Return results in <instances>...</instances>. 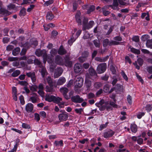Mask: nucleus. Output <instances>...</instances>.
I'll return each mask as SVG.
<instances>
[{
  "label": "nucleus",
  "instance_id": "1",
  "mask_svg": "<svg viewBox=\"0 0 152 152\" xmlns=\"http://www.w3.org/2000/svg\"><path fill=\"white\" fill-rule=\"evenodd\" d=\"M95 105L99 108V110L101 111H103L105 109L107 111H109L113 109L112 107L109 105V102H105L103 99L101 100L99 102L96 103Z\"/></svg>",
  "mask_w": 152,
  "mask_h": 152
},
{
  "label": "nucleus",
  "instance_id": "2",
  "mask_svg": "<svg viewBox=\"0 0 152 152\" xmlns=\"http://www.w3.org/2000/svg\"><path fill=\"white\" fill-rule=\"evenodd\" d=\"M45 100L49 102H53L55 103L59 102L60 101H62V98L58 97H55L53 95H46L45 96Z\"/></svg>",
  "mask_w": 152,
  "mask_h": 152
},
{
  "label": "nucleus",
  "instance_id": "3",
  "mask_svg": "<svg viewBox=\"0 0 152 152\" xmlns=\"http://www.w3.org/2000/svg\"><path fill=\"white\" fill-rule=\"evenodd\" d=\"M35 53L38 56H42L45 60L48 61V60L49 59V57L48 56L46 51L44 50H41L39 49H37L36 50Z\"/></svg>",
  "mask_w": 152,
  "mask_h": 152
},
{
  "label": "nucleus",
  "instance_id": "4",
  "mask_svg": "<svg viewBox=\"0 0 152 152\" xmlns=\"http://www.w3.org/2000/svg\"><path fill=\"white\" fill-rule=\"evenodd\" d=\"M83 80L82 77H79L77 78L75 83V90H77V88H80L83 84Z\"/></svg>",
  "mask_w": 152,
  "mask_h": 152
},
{
  "label": "nucleus",
  "instance_id": "5",
  "mask_svg": "<svg viewBox=\"0 0 152 152\" xmlns=\"http://www.w3.org/2000/svg\"><path fill=\"white\" fill-rule=\"evenodd\" d=\"M107 68V64L105 63L99 64L96 70L99 74H101L104 72Z\"/></svg>",
  "mask_w": 152,
  "mask_h": 152
},
{
  "label": "nucleus",
  "instance_id": "6",
  "mask_svg": "<svg viewBox=\"0 0 152 152\" xmlns=\"http://www.w3.org/2000/svg\"><path fill=\"white\" fill-rule=\"evenodd\" d=\"M71 100L73 102L78 103H81L84 101L83 99L78 95L72 96Z\"/></svg>",
  "mask_w": 152,
  "mask_h": 152
},
{
  "label": "nucleus",
  "instance_id": "7",
  "mask_svg": "<svg viewBox=\"0 0 152 152\" xmlns=\"http://www.w3.org/2000/svg\"><path fill=\"white\" fill-rule=\"evenodd\" d=\"M58 117L60 122L66 121L68 119V115L67 113H61L58 115Z\"/></svg>",
  "mask_w": 152,
  "mask_h": 152
},
{
  "label": "nucleus",
  "instance_id": "8",
  "mask_svg": "<svg viewBox=\"0 0 152 152\" xmlns=\"http://www.w3.org/2000/svg\"><path fill=\"white\" fill-rule=\"evenodd\" d=\"M26 75L28 77H30L33 83L35 82L36 81V77L34 72H30L26 73Z\"/></svg>",
  "mask_w": 152,
  "mask_h": 152
},
{
  "label": "nucleus",
  "instance_id": "9",
  "mask_svg": "<svg viewBox=\"0 0 152 152\" xmlns=\"http://www.w3.org/2000/svg\"><path fill=\"white\" fill-rule=\"evenodd\" d=\"M81 12L80 11H77L75 15V18L76 22L79 25L82 24V21L81 19Z\"/></svg>",
  "mask_w": 152,
  "mask_h": 152
},
{
  "label": "nucleus",
  "instance_id": "10",
  "mask_svg": "<svg viewBox=\"0 0 152 152\" xmlns=\"http://www.w3.org/2000/svg\"><path fill=\"white\" fill-rule=\"evenodd\" d=\"M70 60L69 56L66 55L65 58V65L69 67H71L72 65V62Z\"/></svg>",
  "mask_w": 152,
  "mask_h": 152
},
{
  "label": "nucleus",
  "instance_id": "11",
  "mask_svg": "<svg viewBox=\"0 0 152 152\" xmlns=\"http://www.w3.org/2000/svg\"><path fill=\"white\" fill-rule=\"evenodd\" d=\"M55 61V62L58 64L61 65H63L64 63L63 58L59 55H57L56 56Z\"/></svg>",
  "mask_w": 152,
  "mask_h": 152
},
{
  "label": "nucleus",
  "instance_id": "12",
  "mask_svg": "<svg viewBox=\"0 0 152 152\" xmlns=\"http://www.w3.org/2000/svg\"><path fill=\"white\" fill-rule=\"evenodd\" d=\"M63 70L61 68L59 67L56 69L55 72L54 73V76L55 78H57L59 77L62 74Z\"/></svg>",
  "mask_w": 152,
  "mask_h": 152
},
{
  "label": "nucleus",
  "instance_id": "13",
  "mask_svg": "<svg viewBox=\"0 0 152 152\" xmlns=\"http://www.w3.org/2000/svg\"><path fill=\"white\" fill-rule=\"evenodd\" d=\"M89 75L91 77H94L95 78L97 77V75L95 70L93 68H90L88 69Z\"/></svg>",
  "mask_w": 152,
  "mask_h": 152
},
{
  "label": "nucleus",
  "instance_id": "14",
  "mask_svg": "<svg viewBox=\"0 0 152 152\" xmlns=\"http://www.w3.org/2000/svg\"><path fill=\"white\" fill-rule=\"evenodd\" d=\"M81 66L80 64L77 63L75 64L74 66V70L77 73H79L81 70Z\"/></svg>",
  "mask_w": 152,
  "mask_h": 152
},
{
  "label": "nucleus",
  "instance_id": "15",
  "mask_svg": "<svg viewBox=\"0 0 152 152\" xmlns=\"http://www.w3.org/2000/svg\"><path fill=\"white\" fill-rule=\"evenodd\" d=\"M66 53V50L64 48L63 45H61L58 50V53L61 55L65 54Z\"/></svg>",
  "mask_w": 152,
  "mask_h": 152
},
{
  "label": "nucleus",
  "instance_id": "16",
  "mask_svg": "<svg viewBox=\"0 0 152 152\" xmlns=\"http://www.w3.org/2000/svg\"><path fill=\"white\" fill-rule=\"evenodd\" d=\"M115 132L112 130H110L107 132H105L104 134V138H107L112 137L114 134Z\"/></svg>",
  "mask_w": 152,
  "mask_h": 152
},
{
  "label": "nucleus",
  "instance_id": "17",
  "mask_svg": "<svg viewBox=\"0 0 152 152\" xmlns=\"http://www.w3.org/2000/svg\"><path fill=\"white\" fill-rule=\"evenodd\" d=\"M34 106L33 104L31 103H28L26 106V110L28 113L31 112L33 109Z\"/></svg>",
  "mask_w": 152,
  "mask_h": 152
},
{
  "label": "nucleus",
  "instance_id": "18",
  "mask_svg": "<svg viewBox=\"0 0 152 152\" xmlns=\"http://www.w3.org/2000/svg\"><path fill=\"white\" fill-rule=\"evenodd\" d=\"M109 56H107L101 58L97 57L95 58V60L97 61L103 62L106 61L109 58Z\"/></svg>",
  "mask_w": 152,
  "mask_h": 152
},
{
  "label": "nucleus",
  "instance_id": "19",
  "mask_svg": "<svg viewBox=\"0 0 152 152\" xmlns=\"http://www.w3.org/2000/svg\"><path fill=\"white\" fill-rule=\"evenodd\" d=\"M11 13L8 11L4 9L0 8V14H3L5 16L10 15Z\"/></svg>",
  "mask_w": 152,
  "mask_h": 152
},
{
  "label": "nucleus",
  "instance_id": "20",
  "mask_svg": "<svg viewBox=\"0 0 152 152\" xmlns=\"http://www.w3.org/2000/svg\"><path fill=\"white\" fill-rule=\"evenodd\" d=\"M46 17L47 20H51L54 18V16L52 12L50 11L47 12Z\"/></svg>",
  "mask_w": 152,
  "mask_h": 152
},
{
  "label": "nucleus",
  "instance_id": "21",
  "mask_svg": "<svg viewBox=\"0 0 152 152\" xmlns=\"http://www.w3.org/2000/svg\"><path fill=\"white\" fill-rule=\"evenodd\" d=\"M66 80L65 77H61L58 80L57 84L58 85H61L63 84L66 82Z\"/></svg>",
  "mask_w": 152,
  "mask_h": 152
},
{
  "label": "nucleus",
  "instance_id": "22",
  "mask_svg": "<svg viewBox=\"0 0 152 152\" xmlns=\"http://www.w3.org/2000/svg\"><path fill=\"white\" fill-rule=\"evenodd\" d=\"M53 85H49V86H46V91L47 92H53L55 91L53 89Z\"/></svg>",
  "mask_w": 152,
  "mask_h": 152
},
{
  "label": "nucleus",
  "instance_id": "23",
  "mask_svg": "<svg viewBox=\"0 0 152 152\" xmlns=\"http://www.w3.org/2000/svg\"><path fill=\"white\" fill-rule=\"evenodd\" d=\"M41 68V69L40 71V72L42 77H44L45 76L48 75V73L45 67L42 66Z\"/></svg>",
  "mask_w": 152,
  "mask_h": 152
},
{
  "label": "nucleus",
  "instance_id": "24",
  "mask_svg": "<svg viewBox=\"0 0 152 152\" xmlns=\"http://www.w3.org/2000/svg\"><path fill=\"white\" fill-rule=\"evenodd\" d=\"M110 41H109L108 39H105L103 40V46L104 47H106L108 45L110 46Z\"/></svg>",
  "mask_w": 152,
  "mask_h": 152
},
{
  "label": "nucleus",
  "instance_id": "25",
  "mask_svg": "<svg viewBox=\"0 0 152 152\" xmlns=\"http://www.w3.org/2000/svg\"><path fill=\"white\" fill-rule=\"evenodd\" d=\"M130 49V51L132 53L137 54H140V50L137 49L133 48L131 47L129 48Z\"/></svg>",
  "mask_w": 152,
  "mask_h": 152
},
{
  "label": "nucleus",
  "instance_id": "26",
  "mask_svg": "<svg viewBox=\"0 0 152 152\" xmlns=\"http://www.w3.org/2000/svg\"><path fill=\"white\" fill-rule=\"evenodd\" d=\"M88 20L87 18H84L83 24V28L82 29L83 31H85V28L86 26L87 25L88 23Z\"/></svg>",
  "mask_w": 152,
  "mask_h": 152
},
{
  "label": "nucleus",
  "instance_id": "27",
  "mask_svg": "<svg viewBox=\"0 0 152 152\" xmlns=\"http://www.w3.org/2000/svg\"><path fill=\"white\" fill-rule=\"evenodd\" d=\"M93 43L96 48H99L100 47V41L98 39L94 40L93 41Z\"/></svg>",
  "mask_w": 152,
  "mask_h": 152
},
{
  "label": "nucleus",
  "instance_id": "28",
  "mask_svg": "<svg viewBox=\"0 0 152 152\" xmlns=\"http://www.w3.org/2000/svg\"><path fill=\"white\" fill-rule=\"evenodd\" d=\"M94 22L93 21L91 20L88 23L87 25L86 26V28H85V30L86 29H88L90 28H91L94 24Z\"/></svg>",
  "mask_w": 152,
  "mask_h": 152
},
{
  "label": "nucleus",
  "instance_id": "29",
  "mask_svg": "<svg viewBox=\"0 0 152 152\" xmlns=\"http://www.w3.org/2000/svg\"><path fill=\"white\" fill-rule=\"evenodd\" d=\"M132 132L135 133L137 131V126L135 124H131L130 127Z\"/></svg>",
  "mask_w": 152,
  "mask_h": 152
},
{
  "label": "nucleus",
  "instance_id": "30",
  "mask_svg": "<svg viewBox=\"0 0 152 152\" xmlns=\"http://www.w3.org/2000/svg\"><path fill=\"white\" fill-rule=\"evenodd\" d=\"M20 51V49L19 47H17L15 49L12 51V53L13 55L15 56L18 55Z\"/></svg>",
  "mask_w": 152,
  "mask_h": 152
},
{
  "label": "nucleus",
  "instance_id": "31",
  "mask_svg": "<svg viewBox=\"0 0 152 152\" xmlns=\"http://www.w3.org/2000/svg\"><path fill=\"white\" fill-rule=\"evenodd\" d=\"M34 56H31L28 57L27 58V62L28 64H33L34 62L33 59H34Z\"/></svg>",
  "mask_w": 152,
  "mask_h": 152
},
{
  "label": "nucleus",
  "instance_id": "32",
  "mask_svg": "<svg viewBox=\"0 0 152 152\" xmlns=\"http://www.w3.org/2000/svg\"><path fill=\"white\" fill-rule=\"evenodd\" d=\"M29 88L32 92L36 91L38 88V86L35 85H32V86H29Z\"/></svg>",
  "mask_w": 152,
  "mask_h": 152
},
{
  "label": "nucleus",
  "instance_id": "33",
  "mask_svg": "<svg viewBox=\"0 0 152 152\" xmlns=\"http://www.w3.org/2000/svg\"><path fill=\"white\" fill-rule=\"evenodd\" d=\"M60 91L63 94H67L69 91L68 89L65 87H62L60 88Z\"/></svg>",
  "mask_w": 152,
  "mask_h": 152
},
{
  "label": "nucleus",
  "instance_id": "34",
  "mask_svg": "<svg viewBox=\"0 0 152 152\" xmlns=\"http://www.w3.org/2000/svg\"><path fill=\"white\" fill-rule=\"evenodd\" d=\"M146 45L148 47L152 48V39H148L146 43Z\"/></svg>",
  "mask_w": 152,
  "mask_h": 152
},
{
  "label": "nucleus",
  "instance_id": "35",
  "mask_svg": "<svg viewBox=\"0 0 152 152\" xmlns=\"http://www.w3.org/2000/svg\"><path fill=\"white\" fill-rule=\"evenodd\" d=\"M20 74V70H17L13 72L12 74V76L13 77H16L19 75Z\"/></svg>",
  "mask_w": 152,
  "mask_h": 152
},
{
  "label": "nucleus",
  "instance_id": "36",
  "mask_svg": "<svg viewBox=\"0 0 152 152\" xmlns=\"http://www.w3.org/2000/svg\"><path fill=\"white\" fill-rule=\"evenodd\" d=\"M34 62L35 64L38 65L39 67H41L42 66L41 62L37 59H35L34 60Z\"/></svg>",
  "mask_w": 152,
  "mask_h": 152
},
{
  "label": "nucleus",
  "instance_id": "37",
  "mask_svg": "<svg viewBox=\"0 0 152 152\" xmlns=\"http://www.w3.org/2000/svg\"><path fill=\"white\" fill-rule=\"evenodd\" d=\"M26 9L25 8H23L20 11L19 15L20 16H24L26 15Z\"/></svg>",
  "mask_w": 152,
  "mask_h": 152
},
{
  "label": "nucleus",
  "instance_id": "38",
  "mask_svg": "<svg viewBox=\"0 0 152 152\" xmlns=\"http://www.w3.org/2000/svg\"><path fill=\"white\" fill-rule=\"evenodd\" d=\"M126 0H118L119 3L121 5H125L126 4L128 5L129 4L128 1L126 2H124L123 1H125Z\"/></svg>",
  "mask_w": 152,
  "mask_h": 152
},
{
  "label": "nucleus",
  "instance_id": "39",
  "mask_svg": "<svg viewBox=\"0 0 152 152\" xmlns=\"http://www.w3.org/2000/svg\"><path fill=\"white\" fill-rule=\"evenodd\" d=\"M46 80L49 85H53V80L50 77H48Z\"/></svg>",
  "mask_w": 152,
  "mask_h": 152
},
{
  "label": "nucleus",
  "instance_id": "40",
  "mask_svg": "<svg viewBox=\"0 0 152 152\" xmlns=\"http://www.w3.org/2000/svg\"><path fill=\"white\" fill-rule=\"evenodd\" d=\"M54 144L56 146L60 145L61 146H62L63 145V141L62 140H61L59 141H55L54 142Z\"/></svg>",
  "mask_w": 152,
  "mask_h": 152
},
{
  "label": "nucleus",
  "instance_id": "41",
  "mask_svg": "<svg viewBox=\"0 0 152 152\" xmlns=\"http://www.w3.org/2000/svg\"><path fill=\"white\" fill-rule=\"evenodd\" d=\"M58 51L55 49H52L50 52L51 55L52 56H53L56 54Z\"/></svg>",
  "mask_w": 152,
  "mask_h": 152
},
{
  "label": "nucleus",
  "instance_id": "42",
  "mask_svg": "<svg viewBox=\"0 0 152 152\" xmlns=\"http://www.w3.org/2000/svg\"><path fill=\"white\" fill-rule=\"evenodd\" d=\"M149 38V36L148 35H144L142 36L141 37V39L143 42H145L148 40Z\"/></svg>",
  "mask_w": 152,
  "mask_h": 152
},
{
  "label": "nucleus",
  "instance_id": "43",
  "mask_svg": "<svg viewBox=\"0 0 152 152\" xmlns=\"http://www.w3.org/2000/svg\"><path fill=\"white\" fill-rule=\"evenodd\" d=\"M104 91L105 93H109L110 92V88L109 87L108 85H105L103 88Z\"/></svg>",
  "mask_w": 152,
  "mask_h": 152
},
{
  "label": "nucleus",
  "instance_id": "44",
  "mask_svg": "<svg viewBox=\"0 0 152 152\" xmlns=\"http://www.w3.org/2000/svg\"><path fill=\"white\" fill-rule=\"evenodd\" d=\"M29 100L31 101L33 103H35L37 102V97L35 96H31L29 99Z\"/></svg>",
  "mask_w": 152,
  "mask_h": 152
},
{
  "label": "nucleus",
  "instance_id": "45",
  "mask_svg": "<svg viewBox=\"0 0 152 152\" xmlns=\"http://www.w3.org/2000/svg\"><path fill=\"white\" fill-rule=\"evenodd\" d=\"M120 42L114 40H111L110 43V46L120 44Z\"/></svg>",
  "mask_w": 152,
  "mask_h": 152
},
{
  "label": "nucleus",
  "instance_id": "46",
  "mask_svg": "<svg viewBox=\"0 0 152 152\" xmlns=\"http://www.w3.org/2000/svg\"><path fill=\"white\" fill-rule=\"evenodd\" d=\"M75 112L79 115L82 114V112H83V109L82 108L75 109Z\"/></svg>",
  "mask_w": 152,
  "mask_h": 152
},
{
  "label": "nucleus",
  "instance_id": "47",
  "mask_svg": "<svg viewBox=\"0 0 152 152\" xmlns=\"http://www.w3.org/2000/svg\"><path fill=\"white\" fill-rule=\"evenodd\" d=\"M108 123V122H107L105 124L101 125L99 127V130L101 131L103 129L106 128Z\"/></svg>",
  "mask_w": 152,
  "mask_h": 152
},
{
  "label": "nucleus",
  "instance_id": "48",
  "mask_svg": "<svg viewBox=\"0 0 152 152\" xmlns=\"http://www.w3.org/2000/svg\"><path fill=\"white\" fill-rule=\"evenodd\" d=\"M121 74L123 77L126 81H127L128 80V78L123 71H121Z\"/></svg>",
  "mask_w": 152,
  "mask_h": 152
},
{
  "label": "nucleus",
  "instance_id": "49",
  "mask_svg": "<svg viewBox=\"0 0 152 152\" xmlns=\"http://www.w3.org/2000/svg\"><path fill=\"white\" fill-rule=\"evenodd\" d=\"M102 86V83L100 82H96L94 84V86L96 88H99Z\"/></svg>",
  "mask_w": 152,
  "mask_h": 152
},
{
  "label": "nucleus",
  "instance_id": "50",
  "mask_svg": "<svg viewBox=\"0 0 152 152\" xmlns=\"http://www.w3.org/2000/svg\"><path fill=\"white\" fill-rule=\"evenodd\" d=\"M127 99L128 103L131 105L132 103V96L130 95H129L127 97Z\"/></svg>",
  "mask_w": 152,
  "mask_h": 152
},
{
  "label": "nucleus",
  "instance_id": "51",
  "mask_svg": "<svg viewBox=\"0 0 152 152\" xmlns=\"http://www.w3.org/2000/svg\"><path fill=\"white\" fill-rule=\"evenodd\" d=\"M137 62L138 64L140 66H142L143 63V59L140 58L137 59Z\"/></svg>",
  "mask_w": 152,
  "mask_h": 152
},
{
  "label": "nucleus",
  "instance_id": "52",
  "mask_svg": "<svg viewBox=\"0 0 152 152\" xmlns=\"http://www.w3.org/2000/svg\"><path fill=\"white\" fill-rule=\"evenodd\" d=\"M95 97V95L92 93H90L88 94L87 96V98L88 99H91Z\"/></svg>",
  "mask_w": 152,
  "mask_h": 152
},
{
  "label": "nucleus",
  "instance_id": "53",
  "mask_svg": "<svg viewBox=\"0 0 152 152\" xmlns=\"http://www.w3.org/2000/svg\"><path fill=\"white\" fill-rule=\"evenodd\" d=\"M19 84L21 85L26 86L28 85V83L25 81H19Z\"/></svg>",
  "mask_w": 152,
  "mask_h": 152
},
{
  "label": "nucleus",
  "instance_id": "54",
  "mask_svg": "<svg viewBox=\"0 0 152 152\" xmlns=\"http://www.w3.org/2000/svg\"><path fill=\"white\" fill-rule=\"evenodd\" d=\"M8 60L10 61H12L17 60H18V58L17 57H9L8 58Z\"/></svg>",
  "mask_w": 152,
  "mask_h": 152
},
{
  "label": "nucleus",
  "instance_id": "55",
  "mask_svg": "<svg viewBox=\"0 0 152 152\" xmlns=\"http://www.w3.org/2000/svg\"><path fill=\"white\" fill-rule=\"evenodd\" d=\"M136 75L139 80L140 82L142 84H143V83L144 81L141 77L137 72L136 73Z\"/></svg>",
  "mask_w": 152,
  "mask_h": 152
},
{
  "label": "nucleus",
  "instance_id": "56",
  "mask_svg": "<svg viewBox=\"0 0 152 152\" xmlns=\"http://www.w3.org/2000/svg\"><path fill=\"white\" fill-rule=\"evenodd\" d=\"M132 40L136 42H138L139 41V38L138 36H135L132 38Z\"/></svg>",
  "mask_w": 152,
  "mask_h": 152
},
{
  "label": "nucleus",
  "instance_id": "57",
  "mask_svg": "<svg viewBox=\"0 0 152 152\" xmlns=\"http://www.w3.org/2000/svg\"><path fill=\"white\" fill-rule=\"evenodd\" d=\"M109 104L110 105V106L114 108H116L117 107V105L113 102L110 101L109 103Z\"/></svg>",
  "mask_w": 152,
  "mask_h": 152
},
{
  "label": "nucleus",
  "instance_id": "58",
  "mask_svg": "<svg viewBox=\"0 0 152 152\" xmlns=\"http://www.w3.org/2000/svg\"><path fill=\"white\" fill-rule=\"evenodd\" d=\"M89 53L87 51H85L82 53V56L86 58L89 55Z\"/></svg>",
  "mask_w": 152,
  "mask_h": 152
},
{
  "label": "nucleus",
  "instance_id": "59",
  "mask_svg": "<svg viewBox=\"0 0 152 152\" xmlns=\"http://www.w3.org/2000/svg\"><path fill=\"white\" fill-rule=\"evenodd\" d=\"M34 119L37 121H38L40 119L39 114L37 113H35L34 114Z\"/></svg>",
  "mask_w": 152,
  "mask_h": 152
},
{
  "label": "nucleus",
  "instance_id": "60",
  "mask_svg": "<svg viewBox=\"0 0 152 152\" xmlns=\"http://www.w3.org/2000/svg\"><path fill=\"white\" fill-rule=\"evenodd\" d=\"M15 5L12 4H10L7 6L8 8V9L10 10L11 9H13L15 8Z\"/></svg>",
  "mask_w": 152,
  "mask_h": 152
},
{
  "label": "nucleus",
  "instance_id": "61",
  "mask_svg": "<svg viewBox=\"0 0 152 152\" xmlns=\"http://www.w3.org/2000/svg\"><path fill=\"white\" fill-rule=\"evenodd\" d=\"M22 46L24 48L28 49L30 47V45L29 43L26 42L25 44H22Z\"/></svg>",
  "mask_w": 152,
  "mask_h": 152
},
{
  "label": "nucleus",
  "instance_id": "62",
  "mask_svg": "<svg viewBox=\"0 0 152 152\" xmlns=\"http://www.w3.org/2000/svg\"><path fill=\"white\" fill-rule=\"evenodd\" d=\"M22 127L23 128L25 129H29L30 128V127L29 125L25 123L22 124Z\"/></svg>",
  "mask_w": 152,
  "mask_h": 152
},
{
  "label": "nucleus",
  "instance_id": "63",
  "mask_svg": "<svg viewBox=\"0 0 152 152\" xmlns=\"http://www.w3.org/2000/svg\"><path fill=\"white\" fill-rule=\"evenodd\" d=\"M86 58L82 56L79 57L78 58L79 61L81 63H83L86 60Z\"/></svg>",
  "mask_w": 152,
  "mask_h": 152
},
{
  "label": "nucleus",
  "instance_id": "64",
  "mask_svg": "<svg viewBox=\"0 0 152 152\" xmlns=\"http://www.w3.org/2000/svg\"><path fill=\"white\" fill-rule=\"evenodd\" d=\"M39 114L40 116L42 117L43 118H45L46 116V114L44 111H42L40 112Z\"/></svg>",
  "mask_w": 152,
  "mask_h": 152
}]
</instances>
